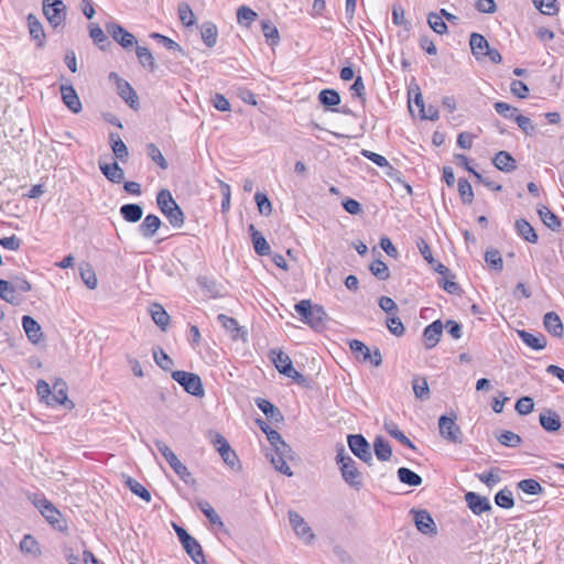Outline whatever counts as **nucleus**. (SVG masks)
Instances as JSON below:
<instances>
[{
	"instance_id": "obj_1",
	"label": "nucleus",
	"mask_w": 564,
	"mask_h": 564,
	"mask_svg": "<svg viewBox=\"0 0 564 564\" xmlns=\"http://www.w3.org/2000/svg\"><path fill=\"white\" fill-rule=\"evenodd\" d=\"M156 204L173 227L181 228L184 225V214L169 189L158 193Z\"/></svg>"
},
{
	"instance_id": "obj_2",
	"label": "nucleus",
	"mask_w": 564,
	"mask_h": 564,
	"mask_svg": "<svg viewBox=\"0 0 564 564\" xmlns=\"http://www.w3.org/2000/svg\"><path fill=\"white\" fill-rule=\"evenodd\" d=\"M336 462L340 466L344 480L359 490L362 487V475L356 467V462L346 453L344 447L337 451Z\"/></svg>"
},
{
	"instance_id": "obj_3",
	"label": "nucleus",
	"mask_w": 564,
	"mask_h": 564,
	"mask_svg": "<svg viewBox=\"0 0 564 564\" xmlns=\"http://www.w3.org/2000/svg\"><path fill=\"white\" fill-rule=\"evenodd\" d=\"M214 448L219 453L225 466L229 470L234 473H239L242 469L237 453L223 435H214Z\"/></svg>"
},
{
	"instance_id": "obj_4",
	"label": "nucleus",
	"mask_w": 564,
	"mask_h": 564,
	"mask_svg": "<svg viewBox=\"0 0 564 564\" xmlns=\"http://www.w3.org/2000/svg\"><path fill=\"white\" fill-rule=\"evenodd\" d=\"M172 378L180 383L184 390L195 397L204 395V388L199 376L183 370L172 372Z\"/></svg>"
},
{
	"instance_id": "obj_5",
	"label": "nucleus",
	"mask_w": 564,
	"mask_h": 564,
	"mask_svg": "<svg viewBox=\"0 0 564 564\" xmlns=\"http://www.w3.org/2000/svg\"><path fill=\"white\" fill-rule=\"evenodd\" d=\"M217 321L220 324V328L224 332V335L227 336L230 340L247 341L248 332L246 327L239 325L236 318L225 314H219L217 316Z\"/></svg>"
},
{
	"instance_id": "obj_6",
	"label": "nucleus",
	"mask_w": 564,
	"mask_h": 564,
	"mask_svg": "<svg viewBox=\"0 0 564 564\" xmlns=\"http://www.w3.org/2000/svg\"><path fill=\"white\" fill-rule=\"evenodd\" d=\"M270 356L275 368L280 373L294 379L299 383L305 381L304 376L294 369L292 360L286 354H284L283 351L271 350Z\"/></svg>"
},
{
	"instance_id": "obj_7",
	"label": "nucleus",
	"mask_w": 564,
	"mask_h": 564,
	"mask_svg": "<svg viewBox=\"0 0 564 564\" xmlns=\"http://www.w3.org/2000/svg\"><path fill=\"white\" fill-rule=\"evenodd\" d=\"M440 435L454 444L463 443V433L460 427L456 423V415L446 416L442 415L438 419Z\"/></svg>"
},
{
	"instance_id": "obj_8",
	"label": "nucleus",
	"mask_w": 564,
	"mask_h": 564,
	"mask_svg": "<svg viewBox=\"0 0 564 564\" xmlns=\"http://www.w3.org/2000/svg\"><path fill=\"white\" fill-rule=\"evenodd\" d=\"M43 13L53 28L62 25L66 19V7L62 0H43Z\"/></svg>"
},
{
	"instance_id": "obj_9",
	"label": "nucleus",
	"mask_w": 564,
	"mask_h": 564,
	"mask_svg": "<svg viewBox=\"0 0 564 564\" xmlns=\"http://www.w3.org/2000/svg\"><path fill=\"white\" fill-rule=\"evenodd\" d=\"M289 521L299 539L303 540L307 544L315 540V534L313 533L311 527L300 513L294 510H290Z\"/></svg>"
},
{
	"instance_id": "obj_10",
	"label": "nucleus",
	"mask_w": 564,
	"mask_h": 564,
	"mask_svg": "<svg viewBox=\"0 0 564 564\" xmlns=\"http://www.w3.org/2000/svg\"><path fill=\"white\" fill-rule=\"evenodd\" d=\"M350 451L362 462L370 464L372 454L370 445L361 434H351L347 437Z\"/></svg>"
},
{
	"instance_id": "obj_11",
	"label": "nucleus",
	"mask_w": 564,
	"mask_h": 564,
	"mask_svg": "<svg viewBox=\"0 0 564 564\" xmlns=\"http://www.w3.org/2000/svg\"><path fill=\"white\" fill-rule=\"evenodd\" d=\"M32 502L40 510V512L47 520V522H50L53 525L59 523L62 516L61 512L44 496L34 495L32 498Z\"/></svg>"
},
{
	"instance_id": "obj_12",
	"label": "nucleus",
	"mask_w": 564,
	"mask_h": 564,
	"mask_svg": "<svg viewBox=\"0 0 564 564\" xmlns=\"http://www.w3.org/2000/svg\"><path fill=\"white\" fill-rule=\"evenodd\" d=\"M47 405H64L67 409L74 408V402L67 398V384L63 379L55 381Z\"/></svg>"
},
{
	"instance_id": "obj_13",
	"label": "nucleus",
	"mask_w": 564,
	"mask_h": 564,
	"mask_svg": "<svg viewBox=\"0 0 564 564\" xmlns=\"http://www.w3.org/2000/svg\"><path fill=\"white\" fill-rule=\"evenodd\" d=\"M107 31L123 48H131L137 43L134 35L117 23L107 24Z\"/></svg>"
},
{
	"instance_id": "obj_14",
	"label": "nucleus",
	"mask_w": 564,
	"mask_h": 564,
	"mask_svg": "<svg viewBox=\"0 0 564 564\" xmlns=\"http://www.w3.org/2000/svg\"><path fill=\"white\" fill-rule=\"evenodd\" d=\"M110 78L116 80L117 85V91L119 96L132 108L138 105V95L134 91V89L131 87V85L124 80L118 77L117 74L111 73Z\"/></svg>"
},
{
	"instance_id": "obj_15",
	"label": "nucleus",
	"mask_w": 564,
	"mask_h": 564,
	"mask_svg": "<svg viewBox=\"0 0 564 564\" xmlns=\"http://www.w3.org/2000/svg\"><path fill=\"white\" fill-rule=\"evenodd\" d=\"M465 501L473 513L479 516L491 510V503L487 497L469 491L465 495Z\"/></svg>"
},
{
	"instance_id": "obj_16",
	"label": "nucleus",
	"mask_w": 564,
	"mask_h": 564,
	"mask_svg": "<svg viewBox=\"0 0 564 564\" xmlns=\"http://www.w3.org/2000/svg\"><path fill=\"white\" fill-rule=\"evenodd\" d=\"M416 529L423 534H436V525L426 510L413 511Z\"/></svg>"
},
{
	"instance_id": "obj_17",
	"label": "nucleus",
	"mask_w": 564,
	"mask_h": 564,
	"mask_svg": "<svg viewBox=\"0 0 564 564\" xmlns=\"http://www.w3.org/2000/svg\"><path fill=\"white\" fill-rule=\"evenodd\" d=\"M444 325L440 319L434 321L432 324L427 325L423 332V338L425 343V347L431 349L435 347L442 336Z\"/></svg>"
},
{
	"instance_id": "obj_18",
	"label": "nucleus",
	"mask_w": 564,
	"mask_h": 564,
	"mask_svg": "<svg viewBox=\"0 0 564 564\" xmlns=\"http://www.w3.org/2000/svg\"><path fill=\"white\" fill-rule=\"evenodd\" d=\"M469 45L475 58L477 61H484L486 57V52L490 47L486 37L479 33L474 32L470 34Z\"/></svg>"
},
{
	"instance_id": "obj_19",
	"label": "nucleus",
	"mask_w": 564,
	"mask_h": 564,
	"mask_svg": "<svg viewBox=\"0 0 564 564\" xmlns=\"http://www.w3.org/2000/svg\"><path fill=\"white\" fill-rule=\"evenodd\" d=\"M26 20H28V28H29V33H30L31 39L36 42V45L39 47H43L45 44L46 36H45V32H44L42 23L32 13H30L28 15Z\"/></svg>"
},
{
	"instance_id": "obj_20",
	"label": "nucleus",
	"mask_w": 564,
	"mask_h": 564,
	"mask_svg": "<svg viewBox=\"0 0 564 564\" xmlns=\"http://www.w3.org/2000/svg\"><path fill=\"white\" fill-rule=\"evenodd\" d=\"M99 169L106 178L112 183L120 184L124 180V171L117 162L105 163L99 161Z\"/></svg>"
},
{
	"instance_id": "obj_21",
	"label": "nucleus",
	"mask_w": 564,
	"mask_h": 564,
	"mask_svg": "<svg viewBox=\"0 0 564 564\" xmlns=\"http://www.w3.org/2000/svg\"><path fill=\"white\" fill-rule=\"evenodd\" d=\"M161 219L156 215H148L139 225V232L145 239H151L161 227Z\"/></svg>"
},
{
	"instance_id": "obj_22",
	"label": "nucleus",
	"mask_w": 564,
	"mask_h": 564,
	"mask_svg": "<svg viewBox=\"0 0 564 564\" xmlns=\"http://www.w3.org/2000/svg\"><path fill=\"white\" fill-rule=\"evenodd\" d=\"M62 99L65 106L73 111L74 113H78L82 110L80 99L72 86H62L61 87Z\"/></svg>"
},
{
	"instance_id": "obj_23",
	"label": "nucleus",
	"mask_w": 564,
	"mask_h": 564,
	"mask_svg": "<svg viewBox=\"0 0 564 564\" xmlns=\"http://www.w3.org/2000/svg\"><path fill=\"white\" fill-rule=\"evenodd\" d=\"M257 406L263 412L268 420L273 423H280L283 421V415L281 411L269 400L257 398L256 399Z\"/></svg>"
},
{
	"instance_id": "obj_24",
	"label": "nucleus",
	"mask_w": 564,
	"mask_h": 564,
	"mask_svg": "<svg viewBox=\"0 0 564 564\" xmlns=\"http://www.w3.org/2000/svg\"><path fill=\"white\" fill-rule=\"evenodd\" d=\"M539 421L541 426L547 432H556L561 429L560 415L550 409L540 413Z\"/></svg>"
},
{
	"instance_id": "obj_25",
	"label": "nucleus",
	"mask_w": 564,
	"mask_h": 564,
	"mask_svg": "<svg viewBox=\"0 0 564 564\" xmlns=\"http://www.w3.org/2000/svg\"><path fill=\"white\" fill-rule=\"evenodd\" d=\"M267 457H270L271 464L274 466V468L280 471L283 475L292 476L293 471L291 470L290 466L288 465V459L293 458V451L289 452L285 455H281L280 453H274V455L267 454Z\"/></svg>"
},
{
	"instance_id": "obj_26",
	"label": "nucleus",
	"mask_w": 564,
	"mask_h": 564,
	"mask_svg": "<svg viewBox=\"0 0 564 564\" xmlns=\"http://www.w3.org/2000/svg\"><path fill=\"white\" fill-rule=\"evenodd\" d=\"M543 325L552 336H563V324L560 316L555 312H549L544 315Z\"/></svg>"
},
{
	"instance_id": "obj_27",
	"label": "nucleus",
	"mask_w": 564,
	"mask_h": 564,
	"mask_svg": "<svg viewBox=\"0 0 564 564\" xmlns=\"http://www.w3.org/2000/svg\"><path fill=\"white\" fill-rule=\"evenodd\" d=\"M518 336L528 347L534 350H542L546 346V338L542 334L534 335L527 330H518Z\"/></svg>"
},
{
	"instance_id": "obj_28",
	"label": "nucleus",
	"mask_w": 564,
	"mask_h": 564,
	"mask_svg": "<svg viewBox=\"0 0 564 564\" xmlns=\"http://www.w3.org/2000/svg\"><path fill=\"white\" fill-rule=\"evenodd\" d=\"M22 326L23 329L32 343H39L42 337L41 326L40 324L31 316L22 317Z\"/></svg>"
},
{
	"instance_id": "obj_29",
	"label": "nucleus",
	"mask_w": 564,
	"mask_h": 564,
	"mask_svg": "<svg viewBox=\"0 0 564 564\" xmlns=\"http://www.w3.org/2000/svg\"><path fill=\"white\" fill-rule=\"evenodd\" d=\"M494 165L502 172H511L517 169L516 160L507 151H499L494 160Z\"/></svg>"
},
{
	"instance_id": "obj_30",
	"label": "nucleus",
	"mask_w": 564,
	"mask_h": 564,
	"mask_svg": "<svg viewBox=\"0 0 564 564\" xmlns=\"http://www.w3.org/2000/svg\"><path fill=\"white\" fill-rule=\"evenodd\" d=\"M326 317L327 314L324 308L319 305H314L304 323L308 324L314 329H319L324 327Z\"/></svg>"
},
{
	"instance_id": "obj_31",
	"label": "nucleus",
	"mask_w": 564,
	"mask_h": 564,
	"mask_svg": "<svg viewBox=\"0 0 564 564\" xmlns=\"http://www.w3.org/2000/svg\"><path fill=\"white\" fill-rule=\"evenodd\" d=\"M538 214L542 223L553 231H557L561 228L560 218L552 213L546 206H540L538 208Z\"/></svg>"
},
{
	"instance_id": "obj_32",
	"label": "nucleus",
	"mask_w": 564,
	"mask_h": 564,
	"mask_svg": "<svg viewBox=\"0 0 564 564\" xmlns=\"http://www.w3.org/2000/svg\"><path fill=\"white\" fill-rule=\"evenodd\" d=\"M412 389L416 399L424 401L430 398V387L425 377L414 376L412 379Z\"/></svg>"
},
{
	"instance_id": "obj_33",
	"label": "nucleus",
	"mask_w": 564,
	"mask_h": 564,
	"mask_svg": "<svg viewBox=\"0 0 564 564\" xmlns=\"http://www.w3.org/2000/svg\"><path fill=\"white\" fill-rule=\"evenodd\" d=\"M109 142L115 156L120 161H126L129 155L126 143L120 139L119 134L111 132L109 134Z\"/></svg>"
},
{
	"instance_id": "obj_34",
	"label": "nucleus",
	"mask_w": 564,
	"mask_h": 564,
	"mask_svg": "<svg viewBox=\"0 0 564 564\" xmlns=\"http://www.w3.org/2000/svg\"><path fill=\"white\" fill-rule=\"evenodd\" d=\"M120 215L128 223H137L142 218L143 209L138 204H124L120 207Z\"/></svg>"
},
{
	"instance_id": "obj_35",
	"label": "nucleus",
	"mask_w": 564,
	"mask_h": 564,
	"mask_svg": "<svg viewBox=\"0 0 564 564\" xmlns=\"http://www.w3.org/2000/svg\"><path fill=\"white\" fill-rule=\"evenodd\" d=\"M516 229L519 236H521L528 242L535 243L539 239L534 228L525 219L517 220Z\"/></svg>"
},
{
	"instance_id": "obj_36",
	"label": "nucleus",
	"mask_w": 564,
	"mask_h": 564,
	"mask_svg": "<svg viewBox=\"0 0 564 564\" xmlns=\"http://www.w3.org/2000/svg\"><path fill=\"white\" fill-rule=\"evenodd\" d=\"M267 438L273 447L274 453L285 455V453L288 454L291 452V447L282 440L281 434L278 431L270 430L268 432Z\"/></svg>"
},
{
	"instance_id": "obj_37",
	"label": "nucleus",
	"mask_w": 564,
	"mask_h": 564,
	"mask_svg": "<svg viewBox=\"0 0 564 564\" xmlns=\"http://www.w3.org/2000/svg\"><path fill=\"white\" fill-rule=\"evenodd\" d=\"M373 449L377 458L381 462H387L392 456V448L390 444L381 436H378L375 440Z\"/></svg>"
},
{
	"instance_id": "obj_38",
	"label": "nucleus",
	"mask_w": 564,
	"mask_h": 564,
	"mask_svg": "<svg viewBox=\"0 0 564 564\" xmlns=\"http://www.w3.org/2000/svg\"><path fill=\"white\" fill-rule=\"evenodd\" d=\"M151 317L153 322L161 327L162 329H165L170 323V316L164 310V307L161 304L154 303L151 305L150 308Z\"/></svg>"
},
{
	"instance_id": "obj_39",
	"label": "nucleus",
	"mask_w": 564,
	"mask_h": 564,
	"mask_svg": "<svg viewBox=\"0 0 564 564\" xmlns=\"http://www.w3.org/2000/svg\"><path fill=\"white\" fill-rule=\"evenodd\" d=\"M398 478L401 482L412 487L420 486L423 481L422 477L419 474L414 473L413 470L406 467H400L398 469Z\"/></svg>"
},
{
	"instance_id": "obj_40",
	"label": "nucleus",
	"mask_w": 564,
	"mask_h": 564,
	"mask_svg": "<svg viewBox=\"0 0 564 564\" xmlns=\"http://www.w3.org/2000/svg\"><path fill=\"white\" fill-rule=\"evenodd\" d=\"M0 297L11 304L21 302V296L15 293L12 284L6 280H0Z\"/></svg>"
},
{
	"instance_id": "obj_41",
	"label": "nucleus",
	"mask_w": 564,
	"mask_h": 564,
	"mask_svg": "<svg viewBox=\"0 0 564 564\" xmlns=\"http://www.w3.org/2000/svg\"><path fill=\"white\" fill-rule=\"evenodd\" d=\"M192 541L193 543H189L188 545L184 544L183 549L196 564H207L200 544L194 538H192Z\"/></svg>"
},
{
	"instance_id": "obj_42",
	"label": "nucleus",
	"mask_w": 564,
	"mask_h": 564,
	"mask_svg": "<svg viewBox=\"0 0 564 564\" xmlns=\"http://www.w3.org/2000/svg\"><path fill=\"white\" fill-rule=\"evenodd\" d=\"M384 430L391 437L398 440L404 446L409 448H414L413 443L410 441L408 436L403 434L402 431L399 430L398 425L394 422H386Z\"/></svg>"
},
{
	"instance_id": "obj_43",
	"label": "nucleus",
	"mask_w": 564,
	"mask_h": 564,
	"mask_svg": "<svg viewBox=\"0 0 564 564\" xmlns=\"http://www.w3.org/2000/svg\"><path fill=\"white\" fill-rule=\"evenodd\" d=\"M124 484L134 495L139 496L144 501L149 502L151 500L149 490L132 477L124 476Z\"/></svg>"
},
{
	"instance_id": "obj_44",
	"label": "nucleus",
	"mask_w": 564,
	"mask_h": 564,
	"mask_svg": "<svg viewBox=\"0 0 564 564\" xmlns=\"http://www.w3.org/2000/svg\"><path fill=\"white\" fill-rule=\"evenodd\" d=\"M318 101L325 107H334L340 104V96L334 89H323L318 94Z\"/></svg>"
},
{
	"instance_id": "obj_45",
	"label": "nucleus",
	"mask_w": 564,
	"mask_h": 564,
	"mask_svg": "<svg viewBox=\"0 0 564 564\" xmlns=\"http://www.w3.org/2000/svg\"><path fill=\"white\" fill-rule=\"evenodd\" d=\"M79 272H80L82 280L86 284V286L90 290L96 289L97 276H96V273H95L93 267L88 263L82 264L79 267Z\"/></svg>"
},
{
	"instance_id": "obj_46",
	"label": "nucleus",
	"mask_w": 564,
	"mask_h": 564,
	"mask_svg": "<svg viewBox=\"0 0 564 564\" xmlns=\"http://www.w3.org/2000/svg\"><path fill=\"white\" fill-rule=\"evenodd\" d=\"M261 28H262L263 35L270 45H275L279 43L280 35H279L278 29L271 21H269V20L262 21Z\"/></svg>"
},
{
	"instance_id": "obj_47",
	"label": "nucleus",
	"mask_w": 564,
	"mask_h": 564,
	"mask_svg": "<svg viewBox=\"0 0 564 564\" xmlns=\"http://www.w3.org/2000/svg\"><path fill=\"white\" fill-rule=\"evenodd\" d=\"M135 53H137L139 63L143 67H148L151 70L155 69L156 65L154 62V57H153L152 53L149 51V48H147L144 46H137Z\"/></svg>"
},
{
	"instance_id": "obj_48",
	"label": "nucleus",
	"mask_w": 564,
	"mask_h": 564,
	"mask_svg": "<svg viewBox=\"0 0 564 564\" xmlns=\"http://www.w3.org/2000/svg\"><path fill=\"white\" fill-rule=\"evenodd\" d=\"M495 502L497 506L503 509H511L514 506V500L511 490L505 488L498 491L495 496Z\"/></svg>"
},
{
	"instance_id": "obj_49",
	"label": "nucleus",
	"mask_w": 564,
	"mask_h": 564,
	"mask_svg": "<svg viewBox=\"0 0 564 564\" xmlns=\"http://www.w3.org/2000/svg\"><path fill=\"white\" fill-rule=\"evenodd\" d=\"M167 463L178 477H181L185 482L188 481L191 474L187 467L184 464H182V462L177 458L175 454L172 457H170Z\"/></svg>"
},
{
	"instance_id": "obj_50",
	"label": "nucleus",
	"mask_w": 564,
	"mask_h": 564,
	"mask_svg": "<svg viewBox=\"0 0 564 564\" xmlns=\"http://www.w3.org/2000/svg\"><path fill=\"white\" fill-rule=\"evenodd\" d=\"M458 192L460 199L464 204H471L474 199V192L470 183L465 178L458 180Z\"/></svg>"
},
{
	"instance_id": "obj_51",
	"label": "nucleus",
	"mask_w": 564,
	"mask_h": 564,
	"mask_svg": "<svg viewBox=\"0 0 564 564\" xmlns=\"http://www.w3.org/2000/svg\"><path fill=\"white\" fill-rule=\"evenodd\" d=\"M427 23L430 28L437 34L443 35L447 33V25L443 21L442 15H440L438 13H430L427 17Z\"/></svg>"
},
{
	"instance_id": "obj_52",
	"label": "nucleus",
	"mask_w": 564,
	"mask_h": 564,
	"mask_svg": "<svg viewBox=\"0 0 564 564\" xmlns=\"http://www.w3.org/2000/svg\"><path fill=\"white\" fill-rule=\"evenodd\" d=\"M535 8L543 14L554 15L558 11L557 0H533Z\"/></svg>"
},
{
	"instance_id": "obj_53",
	"label": "nucleus",
	"mask_w": 564,
	"mask_h": 564,
	"mask_svg": "<svg viewBox=\"0 0 564 564\" xmlns=\"http://www.w3.org/2000/svg\"><path fill=\"white\" fill-rule=\"evenodd\" d=\"M20 549L24 553L37 555L40 554L39 543L34 536L26 534L20 542Z\"/></svg>"
},
{
	"instance_id": "obj_54",
	"label": "nucleus",
	"mask_w": 564,
	"mask_h": 564,
	"mask_svg": "<svg viewBox=\"0 0 564 564\" xmlns=\"http://www.w3.org/2000/svg\"><path fill=\"white\" fill-rule=\"evenodd\" d=\"M518 488L528 495H539L543 491L542 486L535 479H523L518 482Z\"/></svg>"
},
{
	"instance_id": "obj_55",
	"label": "nucleus",
	"mask_w": 564,
	"mask_h": 564,
	"mask_svg": "<svg viewBox=\"0 0 564 564\" xmlns=\"http://www.w3.org/2000/svg\"><path fill=\"white\" fill-rule=\"evenodd\" d=\"M258 17V14L248 7H240L237 12L238 22L241 25L249 26Z\"/></svg>"
},
{
	"instance_id": "obj_56",
	"label": "nucleus",
	"mask_w": 564,
	"mask_h": 564,
	"mask_svg": "<svg viewBox=\"0 0 564 564\" xmlns=\"http://www.w3.org/2000/svg\"><path fill=\"white\" fill-rule=\"evenodd\" d=\"M485 261L497 271H501L503 269V260L498 250H487L485 253Z\"/></svg>"
},
{
	"instance_id": "obj_57",
	"label": "nucleus",
	"mask_w": 564,
	"mask_h": 564,
	"mask_svg": "<svg viewBox=\"0 0 564 564\" xmlns=\"http://www.w3.org/2000/svg\"><path fill=\"white\" fill-rule=\"evenodd\" d=\"M177 11H178L180 20L182 21V23L184 25L189 26V25L194 24L195 17H194V13H193L191 7L187 3H185V2L180 3Z\"/></svg>"
},
{
	"instance_id": "obj_58",
	"label": "nucleus",
	"mask_w": 564,
	"mask_h": 564,
	"mask_svg": "<svg viewBox=\"0 0 564 564\" xmlns=\"http://www.w3.org/2000/svg\"><path fill=\"white\" fill-rule=\"evenodd\" d=\"M498 441L500 444L508 447H518L521 444V437L511 431H503L498 436Z\"/></svg>"
},
{
	"instance_id": "obj_59",
	"label": "nucleus",
	"mask_w": 564,
	"mask_h": 564,
	"mask_svg": "<svg viewBox=\"0 0 564 564\" xmlns=\"http://www.w3.org/2000/svg\"><path fill=\"white\" fill-rule=\"evenodd\" d=\"M254 200L261 215L269 216L271 214L272 204L265 194L260 192L256 193Z\"/></svg>"
},
{
	"instance_id": "obj_60",
	"label": "nucleus",
	"mask_w": 564,
	"mask_h": 564,
	"mask_svg": "<svg viewBox=\"0 0 564 564\" xmlns=\"http://www.w3.org/2000/svg\"><path fill=\"white\" fill-rule=\"evenodd\" d=\"M495 110L497 111V113H499L500 116L505 117V118H509V119H516V116H518V109L507 102H503V101H497L495 105Z\"/></svg>"
},
{
	"instance_id": "obj_61",
	"label": "nucleus",
	"mask_w": 564,
	"mask_h": 564,
	"mask_svg": "<svg viewBox=\"0 0 564 564\" xmlns=\"http://www.w3.org/2000/svg\"><path fill=\"white\" fill-rule=\"evenodd\" d=\"M369 269L379 280H387L390 275L387 264L381 260L372 261Z\"/></svg>"
},
{
	"instance_id": "obj_62",
	"label": "nucleus",
	"mask_w": 564,
	"mask_h": 564,
	"mask_svg": "<svg viewBox=\"0 0 564 564\" xmlns=\"http://www.w3.org/2000/svg\"><path fill=\"white\" fill-rule=\"evenodd\" d=\"M153 358L156 365L163 370H169L173 366V360L161 348L153 349Z\"/></svg>"
},
{
	"instance_id": "obj_63",
	"label": "nucleus",
	"mask_w": 564,
	"mask_h": 564,
	"mask_svg": "<svg viewBox=\"0 0 564 564\" xmlns=\"http://www.w3.org/2000/svg\"><path fill=\"white\" fill-rule=\"evenodd\" d=\"M148 155L153 162H155L161 169H167V162L163 156L161 150L153 143L148 145Z\"/></svg>"
},
{
	"instance_id": "obj_64",
	"label": "nucleus",
	"mask_w": 564,
	"mask_h": 564,
	"mask_svg": "<svg viewBox=\"0 0 564 564\" xmlns=\"http://www.w3.org/2000/svg\"><path fill=\"white\" fill-rule=\"evenodd\" d=\"M251 240L257 254L267 256L270 253V246L262 234L254 235Z\"/></svg>"
}]
</instances>
